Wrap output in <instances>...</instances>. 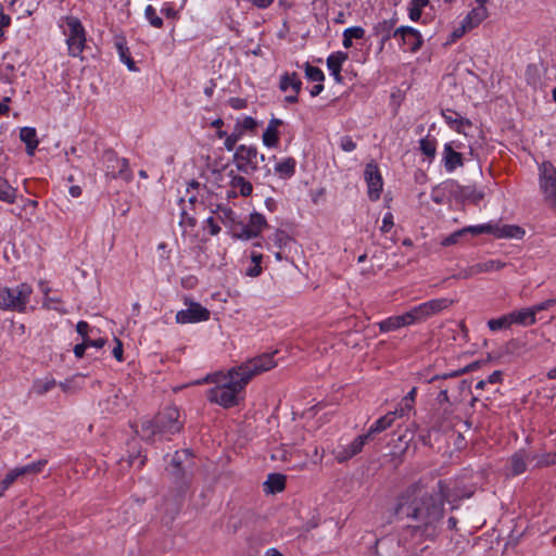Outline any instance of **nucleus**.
Returning a JSON list of instances; mask_svg holds the SVG:
<instances>
[{
    "mask_svg": "<svg viewBox=\"0 0 556 556\" xmlns=\"http://www.w3.org/2000/svg\"><path fill=\"white\" fill-rule=\"evenodd\" d=\"M17 190L9 181L0 177V201L13 204L16 201Z\"/></svg>",
    "mask_w": 556,
    "mask_h": 556,
    "instance_id": "obj_34",
    "label": "nucleus"
},
{
    "mask_svg": "<svg viewBox=\"0 0 556 556\" xmlns=\"http://www.w3.org/2000/svg\"><path fill=\"white\" fill-rule=\"evenodd\" d=\"M243 134L239 130V128L233 129V131L230 135H227L224 146L227 151H232L236 149L237 142L241 139Z\"/></svg>",
    "mask_w": 556,
    "mask_h": 556,
    "instance_id": "obj_47",
    "label": "nucleus"
},
{
    "mask_svg": "<svg viewBox=\"0 0 556 556\" xmlns=\"http://www.w3.org/2000/svg\"><path fill=\"white\" fill-rule=\"evenodd\" d=\"M268 227V223L265 216L258 212H253L249 216V222L237 224L235 230H239L237 239L250 240L257 238L262 231Z\"/></svg>",
    "mask_w": 556,
    "mask_h": 556,
    "instance_id": "obj_10",
    "label": "nucleus"
},
{
    "mask_svg": "<svg viewBox=\"0 0 556 556\" xmlns=\"http://www.w3.org/2000/svg\"><path fill=\"white\" fill-rule=\"evenodd\" d=\"M460 146V143L455 141L444 144L442 162L447 173H453L457 167L464 166V156L456 151Z\"/></svg>",
    "mask_w": 556,
    "mask_h": 556,
    "instance_id": "obj_15",
    "label": "nucleus"
},
{
    "mask_svg": "<svg viewBox=\"0 0 556 556\" xmlns=\"http://www.w3.org/2000/svg\"><path fill=\"white\" fill-rule=\"evenodd\" d=\"M161 13L167 18H178V10L175 8L173 2H165L161 9Z\"/></svg>",
    "mask_w": 556,
    "mask_h": 556,
    "instance_id": "obj_52",
    "label": "nucleus"
},
{
    "mask_svg": "<svg viewBox=\"0 0 556 556\" xmlns=\"http://www.w3.org/2000/svg\"><path fill=\"white\" fill-rule=\"evenodd\" d=\"M302 88V81L296 72H286L280 76L279 79V89L283 92H287L291 89L295 93H300Z\"/></svg>",
    "mask_w": 556,
    "mask_h": 556,
    "instance_id": "obj_21",
    "label": "nucleus"
},
{
    "mask_svg": "<svg viewBox=\"0 0 556 556\" xmlns=\"http://www.w3.org/2000/svg\"><path fill=\"white\" fill-rule=\"evenodd\" d=\"M539 185L546 205L556 212V168L551 162L540 166Z\"/></svg>",
    "mask_w": 556,
    "mask_h": 556,
    "instance_id": "obj_7",
    "label": "nucleus"
},
{
    "mask_svg": "<svg viewBox=\"0 0 556 556\" xmlns=\"http://www.w3.org/2000/svg\"><path fill=\"white\" fill-rule=\"evenodd\" d=\"M442 116L446 124L457 132H463L465 126L470 127L472 125L468 118L459 116L457 112L452 110L442 111Z\"/></svg>",
    "mask_w": 556,
    "mask_h": 556,
    "instance_id": "obj_22",
    "label": "nucleus"
},
{
    "mask_svg": "<svg viewBox=\"0 0 556 556\" xmlns=\"http://www.w3.org/2000/svg\"><path fill=\"white\" fill-rule=\"evenodd\" d=\"M429 0H410L408 4V15L414 22L421 17L422 9L429 5Z\"/></svg>",
    "mask_w": 556,
    "mask_h": 556,
    "instance_id": "obj_41",
    "label": "nucleus"
},
{
    "mask_svg": "<svg viewBox=\"0 0 556 556\" xmlns=\"http://www.w3.org/2000/svg\"><path fill=\"white\" fill-rule=\"evenodd\" d=\"M232 159L240 173L251 175L258 168V151L254 146H238Z\"/></svg>",
    "mask_w": 556,
    "mask_h": 556,
    "instance_id": "obj_9",
    "label": "nucleus"
},
{
    "mask_svg": "<svg viewBox=\"0 0 556 556\" xmlns=\"http://www.w3.org/2000/svg\"><path fill=\"white\" fill-rule=\"evenodd\" d=\"M555 305H556V298L548 299V300L538 303L531 307H532L534 314L536 315L539 312L549 309L551 307H553Z\"/></svg>",
    "mask_w": 556,
    "mask_h": 556,
    "instance_id": "obj_54",
    "label": "nucleus"
},
{
    "mask_svg": "<svg viewBox=\"0 0 556 556\" xmlns=\"http://www.w3.org/2000/svg\"><path fill=\"white\" fill-rule=\"evenodd\" d=\"M511 324H518L521 326H531L535 324V314L532 307L522 308L520 311H514L509 313Z\"/></svg>",
    "mask_w": 556,
    "mask_h": 556,
    "instance_id": "obj_26",
    "label": "nucleus"
},
{
    "mask_svg": "<svg viewBox=\"0 0 556 556\" xmlns=\"http://www.w3.org/2000/svg\"><path fill=\"white\" fill-rule=\"evenodd\" d=\"M115 47L118 51L121 61L125 63L129 71H137V66L132 58L130 56L129 48L127 47L125 38H118L115 41Z\"/></svg>",
    "mask_w": 556,
    "mask_h": 556,
    "instance_id": "obj_27",
    "label": "nucleus"
},
{
    "mask_svg": "<svg viewBox=\"0 0 556 556\" xmlns=\"http://www.w3.org/2000/svg\"><path fill=\"white\" fill-rule=\"evenodd\" d=\"M488 17V10L483 5L473 8L463 20V24L470 30L480 25Z\"/></svg>",
    "mask_w": 556,
    "mask_h": 556,
    "instance_id": "obj_25",
    "label": "nucleus"
},
{
    "mask_svg": "<svg viewBox=\"0 0 556 556\" xmlns=\"http://www.w3.org/2000/svg\"><path fill=\"white\" fill-rule=\"evenodd\" d=\"M206 227L208 229L210 235L216 236L220 231V227L215 222V219L211 216L205 220Z\"/></svg>",
    "mask_w": 556,
    "mask_h": 556,
    "instance_id": "obj_59",
    "label": "nucleus"
},
{
    "mask_svg": "<svg viewBox=\"0 0 556 556\" xmlns=\"http://www.w3.org/2000/svg\"><path fill=\"white\" fill-rule=\"evenodd\" d=\"M413 408H406L404 405V401H401L397 405V407L393 412H389V414L394 416V420L396 418L404 417L408 412H410Z\"/></svg>",
    "mask_w": 556,
    "mask_h": 556,
    "instance_id": "obj_56",
    "label": "nucleus"
},
{
    "mask_svg": "<svg viewBox=\"0 0 556 556\" xmlns=\"http://www.w3.org/2000/svg\"><path fill=\"white\" fill-rule=\"evenodd\" d=\"M31 293L33 288L25 282L15 288H0V308L24 312Z\"/></svg>",
    "mask_w": 556,
    "mask_h": 556,
    "instance_id": "obj_4",
    "label": "nucleus"
},
{
    "mask_svg": "<svg viewBox=\"0 0 556 556\" xmlns=\"http://www.w3.org/2000/svg\"><path fill=\"white\" fill-rule=\"evenodd\" d=\"M454 303L453 300L447 298L433 299L420 304L426 319L432 315H435L443 309L450 307Z\"/></svg>",
    "mask_w": 556,
    "mask_h": 556,
    "instance_id": "obj_20",
    "label": "nucleus"
},
{
    "mask_svg": "<svg viewBox=\"0 0 556 556\" xmlns=\"http://www.w3.org/2000/svg\"><path fill=\"white\" fill-rule=\"evenodd\" d=\"M230 186L232 189L239 190L242 197H249L253 191L252 184L240 175L232 176Z\"/></svg>",
    "mask_w": 556,
    "mask_h": 556,
    "instance_id": "obj_33",
    "label": "nucleus"
},
{
    "mask_svg": "<svg viewBox=\"0 0 556 556\" xmlns=\"http://www.w3.org/2000/svg\"><path fill=\"white\" fill-rule=\"evenodd\" d=\"M344 33L351 39H363L365 37V29L361 26L349 27L344 30Z\"/></svg>",
    "mask_w": 556,
    "mask_h": 556,
    "instance_id": "obj_53",
    "label": "nucleus"
},
{
    "mask_svg": "<svg viewBox=\"0 0 556 556\" xmlns=\"http://www.w3.org/2000/svg\"><path fill=\"white\" fill-rule=\"evenodd\" d=\"M392 226H393V216L391 213H388L382 219L381 231L388 232L392 228Z\"/></svg>",
    "mask_w": 556,
    "mask_h": 556,
    "instance_id": "obj_62",
    "label": "nucleus"
},
{
    "mask_svg": "<svg viewBox=\"0 0 556 556\" xmlns=\"http://www.w3.org/2000/svg\"><path fill=\"white\" fill-rule=\"evenodd\" d=\"M48 460L47 459H39L37 462H34L31 464H27L25 466L16 467L20 476H30V475H37L40 473L43 468L46 467Z\"/></svg>",
    "mask_w": 556,
    "mask_h": 556,
    "instance_id": "obj_39",
    "label": "nucleus"
},
{
    "mask_svg": "<svg viewBox=\"0 0 556 556\" xmlns=\"http://www.w3.org/2000/svg\"><path fill=\"white\" fill-rule=\"evenodd\" d=\"M440 389V392L437 396V402L440 404V405H443L445 403H450V397H448V387L447 386H444V384H439L438 387Z\"/></svg>",
    "mask_w": 556,
    "mask_h": 556,
    "instance_id": "obj_55",
    "label": "nucleus"
},
{
    "mask_svg": "<svg viewBox=\"0 0 556 556\" xmlns=\"http://www.w3.org/2000/svg\"><path fill=\"white\" fill-rule=\"evenodd\" d=\"M340 148L344 152H352L356 149V142L351 136L345 135L340 138Z\"/></svg>",
    "mask_w": 556,
    "mask_h": 556,
    "instance_id": "obj_51",
    "label": "nucleus"
},
{
    "mask_svg": "<svg viewBox=\"0 0 556 556\" xmlns=\"http://www.w3.org/2000/svg\"><path fill=\"white\" fill-rule=\"evenodd\" d=\"M417 388H413L403 399L406 408H414Z\"/></svg>",
    "mask_w": 556,
    "mask_h": 556,
    "instance_id": "obj_57",
    "label": "nucleus"
},
{
    "mask_svg": "<svg viewBox=\"0 0 556 556\" xmlns=\"http://www.w3.org/2000/svg\"><path fill=\"white\" fill-rule=\"evenodd\" d=\"M216 213L222 223L229 228L231 236L237 239L239 230H235V228H237V224H241V220L237 218L232 208L226 205H217Z\"/></svg>",
    "mask_w": 556,
    "mask_h": 556,
    "instance_id": "obj_17",
    "label": "nucleus"
},
{
    "mask_svg": "<svg viewBox=\"0 0 556 556\" xmlns=\"http://www.w3.org/2000/svg\"><path fill=\"white\" fill-rule=\"evenodd\" d=\"M56 386V381L52 377H46L45 379H37L34 381L31 391L37 395H45Z\"/></svg>",
    "mask_w": 556,
    "mask_h": 556,
    "instance_id": "obj_32",
    "label": "nucleus"
},
{
    "mask_svg": "<svg viewBox=\"0 0 556 556\" xmlns=\"http://www.w3.org/2000/svg\"><path fill=\"white\" fill-rule=\"evenodd\" d=\"M419 149L424 155L432 161L437 153V139L430 136L421 138L419 140Z\"/></svg>",
    "mask_w": 556,
    "mask_h": 556,
    "instance_id": "obj_35",
    "label": "nucleus"
},
{
    "mask_svg": "<svg viewBox=\"0 0 556 556\" xmlns=\"http://www.w3.org/2000/svg\"><path fill=\"white\" fill-rule=\"evenodd\" d=\"M296 161L293 157H287L275 165V172L280 178H291L295 173Z\"/></svg>",
    "mask_w": 556,
    "mask_h": 556,
    "instance_id": "obj_28",
    "label": "nucleus"
},
{
    "mask_svg": "<svg viewBox=\"0 0 556 556\" xmlns=\"http://www.w3.org/2000/svg\"><path fill=\"white\" fill-rule=\"evenodd\" d=\"M277 353H264L253 357L239 366L232 367L225 375L217 372L210 379L217 383L207 391V400L224 408H230L239 403L238 394L243 391L250 380L277 366L274 355Z\"/></svg>",
    "mask_w": 556,
    "mask_h": 556,
    "instance_id": "obj_1",
    "label": "nucleus"
},
{
    "mask_svg": "<svg viewBox=\"0 0 556 556\" xmlns=\"http://www.w3.org/2000/svg\"><path fill=\"white\" fill-rule=\"evenodd\" d=\"M465 235L471 233L472 236H479L482 233L493 235L495 238H516L522 239L526 235L523 228L517 225H502L498 222H490L482 225L468 226L463 228Z\"/></svg>",
    "mask_w": 556,
    "mask_h": 556,
    "instance_id": "obj_6",
    "label": "nucleus"
},
{
    "mask_svg": "<svg viewBox=\"0 0 556 556\" xmlns=\"http://www.w3.org/2000/svg\"><path fill=\"white\" fill-rule=\"evenodd\" d=\"M348 59V53L342 51L333 52L327 58V67L338 84L343 80L341 75L342 65Z\"/></svg>",
    "mask_w": 556,
    "mask_h": 556,
    "instance_id": "obj_16",
    "label": "nucleus"
},
{
    "mask_svg": "<svg viewBox=\"0 0 556 556\" xmlns=\"http://www.w3.org/2000/svg\"><path fill=\"white\" fill-rule=\"evenodd\" d=\"M394 422V416L387 413L384 416L377 419L368 429L366 434H369V438L371 439L374 434L380 433L384 431L386 429L390 428Z\"/></svg>",
    "mask_w": 556,
    "mask_h": 556,
    "instance_id": "obj_30",
    "label": "nucleus"
},
{
    "mask_svg": "<svg viewBox=\"0 0 556 556\" xmlns=\"http://www.w3.org/2000/svg\"><path fill=\"white\" fill-rule=\"evenodd\" d=\"M184 421L177 407L168 406L159 412L153 419L143 420L140 430L136 432L147 442L154 441L155 437H169L182 429Z\"/></svg>",
    "mask_w": 556,
    "mask_h": 556,
    "instance_id": "obj_3",
    "label": "nucleus"
},
{
    "mask_svg": "<svg viewBox=\"0 0 556 556\" xmlns=\"http://www.w3.org/2000/svg\"><path fill=\"white\" fill-rule=\"evenodd\" d=\"M101 162L104 166L105 177L109 179H123L126 182L132 180V173L129 168V162L125 157H118L113 149H106L101 155Z\"/></svg>",
    "mask_w": 556,
    "mask_h": 556,
    "instance_id": "obj_5",
    "label": "nucleus"
},
{
    "mask_svg": "<svg viewBox=\"0 0 556 556\" xmlns=\"http://www.w3.org/2000/svg\"><path fill=\"white\" fill-rule=\"evenodd\" d=\"M488 383L495 384L503 381V371L495 370L486 379Z\"/></svg>",
    "mask_w": 556,
    "mask_h": 556,
    "instance_id": "obj_63",
    "label": "nucleus"
},
{
    "mask_svg": "<svg viewBox=\"0 0 556 556\" xmlns=\"http://www.w3.org/2000/svg\"><path fill=\"white\" fill-rule=\"evenodd\" d=\"M180 224H186L189 227H194L197 224V220L193 216H190L186 211H182Z\"/></svg>",
    "mask_w": 556,
    "mask_h": 556,
    "instance_id": "obj_64",
    "label": "nucleus"
},
{
    "mask_svg": "<svg viewBox=\"0 0 556 556\" xmlns=\"http://www.w3.org/2000/svg\"><path fill=\"white\" fill-rule=\"evenodd\" d=\"M370 440L369 434H361L356 437L350 444L340 445L334 450V458L338 463L342 464L359 454L364 445Z\"/></svg>",
    "mask_w": 556,
    "mask_h": 556,
    "instance_id": "obj_14",
    "label": "nucleus"
},
{
    "mask_svg": "<svg viewBox=\"0 0 556 556\" xmlns=\"http://www.w3.org/2000/svg\"><path fill=\"white\" fill-rule=\"evenodd\" d=\"M401 317H402V320L405 321V327L420 323L426 319L420 304L417 306H414L408 312L401 315Z\"/></svg>",
    "mask_w": 556,
    "mask_h": 556,
    "instance_id": "obj_37",
    "label": "nucleus"
},
{
    "mask_svg": "<svg viewBox=\"0 0 556 556\" xmlns=\"http://www.w3.org/2000/svg\"><path fill=\"white\" fill-rule=\"evenodd\" d=\"M12 18L4 13V5L0 2V42L4 40V30L10 27Z\"/></svg>",
    "mask_w": 556,
    "mask_h": 556,
    "instance_id": "obj_49",
    "label": "nucleus"
},
{
    "mask_svg": "<svg viewBox=\"0 0 556 556\" xmlns=\"http://www.w3.org/2000/svg\"><path fill=\"white\" fill-rule=\"evenodd\" d=\"M527 459L528 457L525 451L516 452L509 459L507 475L519 476L523 473L527 469Z\"/></svg>",
    "mask_w": 556,
    "mask_h": 556,
    "instance_id": "obj_23",
    "label": "nucleus"
},
{
    "mask_svg": "<svg viewBox=\"0 0 556 556\" xmlns=\"http://www.w3.org/2000/svg\"><path fill=\"white\" fill-rule=\"evenodd\" d=\"M431 200L437 204H443L444 203V193L441 192V187L438 186L432 189L431 192Z\"/></svg>",
    "mask_w": 556,
    "mask_h": 556,
    "instance_id": "obj_60",
    "label": "nucleus"
},
{
    "mask_svg": "<svg viewBox=\"0 0 556 556\" xmlns=\"http://www.w3.org/2000/svg\"><path fill=\"white\" fill-rule=\"evenodd\" d=\"M489 361H490V358L481 359V361H475V362L468 364L467 366H465V367H463L460 369L452 370V371H448V372H444L442 375H435V376H433L429 380V382L433 383L435 381L447 380V379H451V378L460 377V376H463L465 374H468V372L477 370L482 365L486 364Z\"/></svg>",
    "mask_w": 556,
    "mask_h": 556,
    "instance_id": "obj_19",
    "label": "nucleus"
},
{
    "mask_svg": "<svg viewBox=\"0 0 556 556\" xmlns=\"http://www.w3.org/2000/svg\"><path fill=\"white\" fill-rule=\"evenodd\" d=\"M444 189H448L450 192H455V190H459L463 198L471 201L475 204H478L484 198L483 191L477 190L472 187H462L453 180L445 182Z\"/></svg>",
    "mask_w": 556,
    "mask_h": 556,
    "instance_id": "obj_18",
    "label": "nucleus"
},
{
    "mask_svg": "<svg viewBox=\"0 0 556 556\" xmlns=\"http://www.w3.org/2000/svg\"><path fill=\"white\" fill-rule=\"evenodd\" d=\"M393 38L401 40V46L405 51L416 52L418 51L424 39L420 33L409 26H401L394 30Z\"/></svg>",
    "mask_w": 556,
    "mask_h": 556,
    "instance_id": "obj_13",
    "label": "nucleus"
},
{
    "mask_svg": "<svg viewBox=\"0 0 556 556\" xmlns=\"http://www.w3.org/2000/svg\"><path fill=\"white\" fill-rule=\"evenodd\" d=\"M89 328L90 327L87 321H84V320L78 321V324L76 326V330L81 336L83 341H85V339L88 338Z\"/></svg>",
    "mask_w": 556,
    "mask_h": 556,
    "instance_id": "obj_61",
    "label": "nucleus"
},
{
    "mask_svg": "<svg viewBox=\"0 0 556 556\" xmlns=\"http://www.w3.org/2000/svg\"><path fill=\"white\" fill-rule=\"evenodd\" d=\"M464 236H465L464 229H459V230L454 231L453 233L448 235L447 237H445L441 241V244L443 247L453 245V244L457 243L460 240V238H463Z\"/></svg>",
    "mask_w": 556,
    "mask_h": 556,
    "instance_id": "obj_50",
    "label": "nucleus"
},
{
    "mask_svg": "<svg viewBox=\"0 0 556 556\" xmlns=\"http://www.w3.org/2000/svg\"><path fill=\"white\" fill-rule=\"evenodd\" d=\"M235 127L239 128L242 134L245 131H254L257 127V122L251 116H245L242 121H238Z\"/></svg>",
    "mask_w": 556,
    "mask_h": 556,
    "instance_id": "obj_46",
    "label": "nucleus"
},
{
    "mask_svg": "<svg viewBox=\"0 0 556 556\" xmlns=\"http://www.w3.org/2000/svg\"><path fill=\"white\" fill-rule=\"evenodd\" d=\"M67 36L66 43L71 56H79L86 46V31L78 17H66Z\"/></svg>",
    "mask_w": 556,
    "mask_h": 556,
    "instance_id": "obj_8",
    "label": "nucleus"
},
{
    "mask_svg": "<svg viewBox=\"0 0 556 556\" xmlns=\"http://www.w3.org/2000/svg\"><path fill=\"white\" fill-rule=\"evenodd\" d=\"M251 265L245 269V275L249 277H257L262 274L263 255L255 251L251 252Z\"/></svg>",
    "mask_w": 556,
    "mask_h": 556,
    "instance_id": "obj_40",
    "label": "nucleus"
},
{
    "mask_svg": "<svg viewBox=\"0 0 556 556\" xmlns=\"http://www.w3.org/2000/svg\"><path fill=\"white\" fill-rule=\"evenodd\" d=\"M265 491L269 493L281 492L286 488V477L280 473H270L264 483Z\"/></svg>",
    "mask_w": 556,
    "mask_h": 556,
    "instance_id": "obj_29",
    "label": "nucleus"
},
{
    "mask_svg": "<svg viewBox=\"0 0 556 556\" xmlns=\"http://www.w3.org/2000/svg\"><path fill=\"white\" fill-rule=\"evenodd\" d=\"M144 16L155 28H162L164 23L163 20L157 15L156 10L152 5H148L144 10Z\"/></svg>",
    "mask_w": 556,
    "mask_h": 556,
    "instance_id": "obj_45",
    "label": "nucleus"
},
{
    "mask_svg": "<svg viewBox=\"0 0 556 556\" xmlns=\"http://www.w3.org/2000/svg\"><path fill=\"white\" fill-rule=\"evenodd\" d=\"M269 239L273 240L274 244L280 249L287 247L291 242V237L283 230H276Z\"/></svg>",
    "mask_w": 556,
    "mask_h": 556,
    "instance_id": "obj_48",
    "label": "nucleus"
},
{
    "mask_svg": "<svg viewBox=\"0 0 556 556\" xmlns=\"http://www.w3.org/2000/svg\"><path fill=\"white\" fill-rule=\"evenodd\" d=\"M304 72H305V77L309 80V81H314V83H324L325 80V74L324 72L317 67V66H313L312 64H309L308 62H306L304 64Z\"/></svg>",
    "mask_w": 556,
    "mask_h": 556,
    "instance_id": "obj_42",
    "label": "nucleus"
},
{
    "mask_svg": "<svg viewBox=\"0 0 556 556\" xmlns=\"http://www.w3.org/2000/svg\"><path fill=\"white\" fill-rule=\"evenodd\" d=\"M511 325L513 324H511V319H510V315L509 314L503 315V316H501L498 318L490 319L488 321V327L492 331H498V330L507 329Z\"/></svg>",
    "mask_w": 556,
    "mask_h": 556,
    "instance_id": "obj_43",
    "label": "nucleus"
},
{
    "mask_svg": "<svg viewBox=\"0 0 556 556\" xmlns=\"http://www.w3.org/2000/svg\"><path fill=\"white\" fill-rule=\"evenodd\" d=\"M20 139L26 144L27 154L34 155L39 144L36 129L34 127H22L20 129Z\"/></svg>",
    "mask_w": 556,
    "mask_h": 556,
    "instance_id": "obj_24",
    "label": "nucleus"
},
{
    "mask_svg": "<svg viewBox=\"0 0 556 556\" xmlns=\"http://www.w3.org/2000/svg\"><path fill=\"white\" fill-rule=\"evenodd\" d=\"M186 304L188 307L176 314V321L178 324H194L210 319V311L200 303L191 301L189 303L186 302Z\"/></svg>",
    "mask_w": 556,
    "mask_h": 556,
    "instance_id": "obj_12",
    "label": "nucleus"
},
{
    "mask_svg": "<svg viewBox=\"0 0 556 556\" xmlns=\"http://www.w3.org/2000/svg\"><path fill=\"white\" fill-rule=\"evenodd\" d=\"M394 515L397 519H413L415 526H408L412 535L434 538L438 523L444 515V503L438 496L424 493L416 486H409L396 500Z\"/></svg>",
    "mask_w": 556,
    "mask_h": 556,
    "instance_id": "obj_2",
    "label": "nucleus"
},
{
    "mask_svg": "<svg viewBox=\"0 0 556 556\" xmlns=\"http://www.w3.org/2000/svg\"><path fill=\"white\" fill-rule=\"evenodd\" d=\"M228 102H229V105L235 110H242V109H245L248 105V102L245 99L237 98V97L230 98Z\"/></svg>",
    "mask_w": 556,
    "mask_h": 556,
    "instance_id": "obj_58",
    "label": "nucleus"
},
{
    "mask_svg": "<svg viewBox=\"0 0 556 556\" xmlns=\"http://www.w3.org/2000/svg\"><path fill=\"white\" fill-rule=\"evenodd\" d=\"M263 143L268 148L277 147L279 143V132L277 129L266 128L263 136Z\"/></svg>",
    "mask_w": 556,
    "mask_h": 556,
    "instance_id": "obj_44",
    "label": "nucleus"
},
{
    "mask_svg": "<svg viewBox=\"0 0 556 556\" xmlns=\"http://www.w3.org/2000/svg\"><path fill=\"white\" fill-rule=\"evenodd\" d=\"M394 30L391 22H379L374 27V34L381 37V45L383 46L388 40L393 38Z\"/></svg>",
    "mask_w": 556,
    "mask_h": 556,
    "instance_id": "obj_36",
    "label": "nucleus"
},
{
    "mask_svg": "<svg viewBox=\"0 0 556 556\" xmlns=\"http://www.w3.org/2000/svg\"><path fill=\"white\" fill-rule=\"evenodd\" d=\"M364 179L368 187L369 199L377 201L382 192L383 180L379 167L374 161L366 164Z\"/></svg>",
    "mask_w": 556,
    "mask_h": 556,
    "instance_id": "obj_11",
    "label": "nucleus"
},
{
    "mask_svg": "<svg viewBox=\"0 0 556 556\" xmlns=\"http://www.w3.org/2000/svg\"><path fill=\"white\" fill-rule=\"evenodd\" d=\"M506 264L500 260H489L485 262L477 263L471 265V273H477V275L482 273H489L494 270H500L504 268Z\"/></svg>",
    "mask_w": 556,
    "mask_h": 556,
    "instance_id": "obj_31",
    "label": "nucleus"
},
{
    "mask_svg": "<svg viewBox=\"0 0 556 556\" xmlns=\"http://www.w3.org/2000/svg\"><path fill=\"white\" fill-rule=\"evenodd\" d=\"M379 329L381 332H389L397 330L402 327H405V321L402 320L401 315L399 316H391L387 319L381 320L379 324Z\"/></svg>",
    "mask_w": 556,
    "mask_h": 556,
    "instance_id": "obj_38",
    "label": "nucleus"
}]
</instances>
